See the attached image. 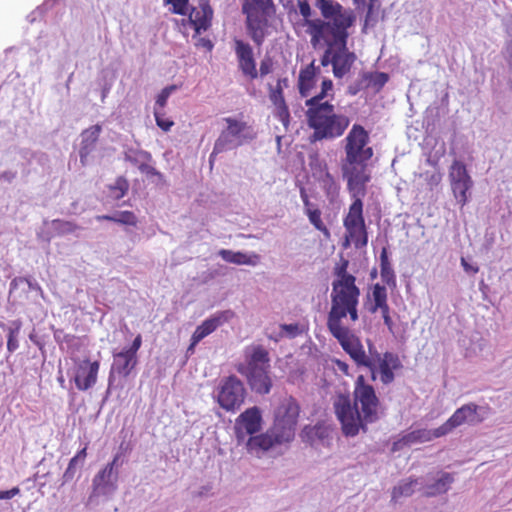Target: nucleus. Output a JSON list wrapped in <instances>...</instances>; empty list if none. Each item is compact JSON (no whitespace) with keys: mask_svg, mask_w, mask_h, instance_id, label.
Returning <instances> with one entry per match:
<instances>
[{"mask_svg":"<svg viewBox=\"0 0 512 512\" xmlns=\"http://www.w3.org/2000/svg\"><path fill=\"white\" fill-rule=\"evenodd\" d=\"M262 414L257 406L250 407L242 412L235 421V435L238 443L245 441L247 436H253L262 428Z\"/></svg>","mask_w":512,"mask_h":512,"instance_id":"nucleus-15","label":"nucleus"},{"mask_svg":"<svg viewBox=\"0 0 512 512\" xmlns=\"http://www.w3.org/2000/svg\"><path fill=\"white\" fill-rule=\"evenodd\" d=\"M449 180L457 203L460 207L465 206L469 199L468 192L473 186V181L463 162L453 161L449 169Z\"/></svg>","mask_w":512,"mask_h":512,"instance_id":"nucleus-13","label":"nucleus"},{"mask_svg":"<svg viewBox=\"0 0 512 512\" xmlns=\"http://www.w3.org/2000/svg\"><path fill=\"white\" fill-rule=\"evenodd\" d=\"M368 131L360 124H353L344 139L345 157L342 161L368 162L373 157V148Z\"/></svg>","mask_w":512,"mask_h":512,"instance_id":"nucleus-10","label":"nucleus"},{"mask_svg":"<svg viewBox=\"0 0 512 512\" xmlns=\"http://www.w3.org/2000/svg\"><path fill=\"white\" fill-rule=\"evenodd\" d=\"M117 475L111 471L110 466H105L93 479V487L98 491H105L108 487L114 488Z\"/></svg>","mask_w":512,"mask_h":512,"instance_id":"nucleus-31","label":"nucleus"},{"mask_svg":"<svg viewBox=\"0 0 512 512\" xmlns=\"http://www.w3.org/2000/svg\"><path fill=\"white\" fill-rule=\"evenodd\" d=\"M288 78L283 77L277 80L276 85H268V96L275 107L276 117L286 125L290 120V112L284 97V89L288 87Z\"/></svg>","mask_w":512,"mask_h":512,"instance_id":"nucleus-18","label":"nucleus"},{"mask_svg":"<svg viewBox=\"0 0 512 512\" xmlns=\"http://www.w3.org/2000/svg\"><path fill=\"white\" fill-rule=\"evenodd\" d=\"M345 318H349L353 323L358 321V307L349 308V310H330L327 317V328L355 364L358 367H363L369 356L366 354L360 338L344 325Z\"/></svg>","mask_w":512,"mask_h":512,"instance_id":"nucleus-6","label":"nucleus"},{"mask_svg":"<svg viewBox=\"0 0 512 512\" xmlns=\"http://www.w3.org/2000/svg\"><path fill=\"white\" fill-rule=\"evenodd\" d=\"M380 275L385 284L390 287L396 286V276L388 258L386 247H383L380 253Z\"/></svg>","mask_w":512,"mask_h":512,"instance_id":"nucleus-33","label":"nucleus"},{"mask_svg":"<svg viewBox=\"0 0 512 512\" xmlns=\"http://www.w3.org/2000/svg\"><path fill=\"white\" fill-rule=\"evenodd\" d=\"M318 182L320 187L324 191L326 197L332 202L338 196L340 192V185L336 181L335 177L329 172L327 166L325 165L322 174L318 178Z\"/></svg>","mask_w":512,"mask_h":512,"instance_id":"nucleus-29","label":"nucleus"},{"mask_svg":"<svg viewBox=\"0 0 512 512\" xmlns=\"http://www.w3.org/2000/svg\"><path fill=\"white\" fill-rule=\"evenodd\" d=\"M242 9L244 14H246L248 35L257 46H261L268 27L267 12L264 9H258L255 5H243Z\"/></svg>","mask_w":512,"mask_h":512,"instance_id":"nucleus-14","label":"nucleus"},{"mask_svg":"<svg viewBox=\"0 0 512 512\" xmlns=\"http://www.w3.org/2000/svg\"><path fill=\"white\" fill-rule=\"evenodd\" d=\"M52 225L59 235L71 234L79 229V226L73 221L54 219Z\"/></svg>","mask_w":512,"mask_h":512,"instance_id":"nucleus-40","label":"nucleus"},{"mask_svg":"<svg viewBox=\"0 0 512 512\" xmlns=\"http://www.w3.org/2000/svg\"><path fill=\"white\" fill-rule=\"evenodd\" d=\"M300 414V406L295 398H284L274 412V421L270 427L285 442H291L295 437L296 426Z\"/></svg>","mask_w":512,"mask_h":512,"instance_id":"nucleus-9","label":"nucleus"},{"mask_svg":"<svg viewBox=\"0 0 512 512\" xmlns=\"http://www.w3.org/2000/svg\"><path fill=\"white\" fill-rule=\"evenodd\" d=\"M227 123V128L224 130L225 133L232 136L233 138H239L244 135L245 131L248 129V126L245 122L238 121L234 118L228 117L225 118Z\"/></svg>","mask_w":512,"mask_h":512,"instance_id":"nucleus-38","label":"nucleus"},{"mask_svg":"<svg viewBox=\"0 0 512 512\" xmlns=\"http://www.w3.org/2000/svg\"><path fill=\"white\" fill-rule=\"evenodd\" d=\"M270 3L271 0H248L243 5H255L258 9H264V11H266Z\"/></svg>","mask_w":512,"mask_h":512,"instance_id":"nucleus-52","label":"nucleus"},{"mask_svg":"<svg viewBox=\"0 0 512 512\" xmlns=\"http://www.w3.org/2000/svg\"><path fill=\"white\" fill-rule=\"evenodd\" d=\"M364 204L361 199H352L348 213L343 218V226H359L365 223Z\"/></svg>","mask_w":512,"mask_h":512,"instance_id":"nucleus-30","label":"nucleus"},{"mask_svg":"<svg viewBox=\"0 0 512 512\" xmlns=\"http://www.w3.org/2000/svg\"><path fill=\"white\" fill-rule=\"evenodd\" d=\"M87 456V446H85L83 449H81L80 451L77 452V454L75 455V457L78 459V460H82L84 461L85 458Z\"/></svg>","mask_w":512,"mask_h":512,"instance_id":"nucleus-60","label":"nucleus"},{"mask_svg":"<svg viewBox=\"0 0 512 512\" xmlns=\"http://www.w3.org/2000/svg\"><path fill=\"white\" fill-rule=\"evenodd\" d=\"M114 362L112 369L120 376L128 377L138 363L137 356L123 350L113 354Z\"/></svg>","mask_w":512,"mask_h":512,"instance_id":"nucleus-26","label":"nucleus"},{"mask_svg":"<svg viewBox=\"0 0 512 512\" xmlns=\"http://www.w3.org/2000/svg\"><path fill=\"white\" fill-rule=\"evenodd\" d=\"M148 168H149V167H148L147 165H141V166H140V169H141V171H143V172L147 171V169H148Z\"/></svg>","mask_w":512,"mask_h":512,"instance_id":"nucleus-64","label":"nucleus"},{"mask_svg":"<svg viewBox=\"0 0 512 512\" xmlns=\"http://www.w3.org/2000/svg\"><path fill=\"white\" fill-rule=\"evenodd\" d=\"M141 345H142V336L140 334H138L134 338V340H133L132 344L130 345V347L125 349V350L130 352L131 354L137 356V352L140 349Z\"/></svg>","mask_w":512,"mask_h":512,"instance_id":"nucleus-51","label":"nucleus"},{"mask_svg":"<svg viewBox=\"0 0 512 512\" xmlns=\"http://www.w3.org/2000/svg\"><path fill=\"white\" fill-rule=\"evenodd\" d=\"M114 222L122 225L136 226L137 217L132 211H120L114 215Z\"/></svg>","mask_w":512,"mask_h":512,"instance_id":"nucleus-43","label":"nucleus"},{"mask_svg":"<svg viewBox=\"0 0 512 512\" xmlns=\"http://www.w3.org/2000/svg\"><path fill=\"white\" fill-rule=\"evenodd\" d=\"M372 348L373 345L369 344L370 356L363 367L369 369L372 381L379 379L383 385L393 383L396 377L395 373L403 367L399 356L389 351L384 353L373 352Z\"/></svg>","mask_w":512,"mask_h":512,"instance_id":"nucleus-8","label":"nucleus"},{"mask_svg":"<svg viewBox=\"0 0 512 512\" xmlns=\"http://www.w3.org/2000/svg\"><path fill=\"white\" fill-rule=\"evenodd\" d=\"M219 256L228 263L237 265H250L255 266L259 263L260 257L258 254L248 255L240 251H232L228 249H221L218 252Z\"/></svg>","mask_w":512,"mask_h":512,"instance_id":"nucleus-28","label":"nucleus"},{"mask_svg":"<svg viewBox=\"0 0 512 512\" xmlns=\"http://www.w3.org/2000/svg\"><path fill=\"white\" fill-rule=\"evenodd\" d=\"M213 10L207 0H201L198 6L193 7L189 14V21L196 33L206 31L211 26Z\"/></svg>","mask_w":512,"mask_h":512,"instance_id":"nucleus-23","label":"nucleus"},{"mask_svg":"<svg viewBox=\"0 0 512 512\" xmlns=\"http://www.w3.org/2000/svg\"><path fill=\"white\" fill-rule=\"evenodd\" d=\"M370 84L376 89V91H380L383 86L388 82V75L383 72H375L369 75Z\"/></svg>","mask_w":512,"mask_h":512,"instance_id":"nucleus-46","label":"nucleus"},{"mask_svg":"<svg viewBox=\"0 0 512 512\" xmlns=\"http://www.w3.org/2000/svg\"><path fill=\"white\" fill-rule=\"evenodd\" d=\"M315 7L319 10L321 18H311L312 9L308 0H298L297 6L300 15L303 17V26H306V33L310 36V43L317 48L318 40L331 31L335 24H340L354 11L345 8L336 0H315Z\"/></svg>","mask_w":512,"mask_h":512,"instance_id":"nucleus-3","label":"nucleus"},{"mask_svg":"<svg viewBox=\"0 0 512 512\" xmlns=\"http://www.w3.org/2000/svg\"><path fill=\"white\" fill-rule=\"evenodd\" d=\"M347 267L348 261L345 260L335 268L337 278L332 282L330 310H349L359 305L360 289L356 286V277L347 272Z\"/></svg>","mask_w":512,"mask_h":512,"instance_id":"nucleus-7","label":"nucleus"},{"mask_svg":"<svg viewBox=\"0 0 512 512\" xmlns=\"http://www.w3.org/2000/svg\"><path fill=\"white\" fill-rule=\"evenodd\" d=\"M196 345H197V344H194V343H193V336H192V337H191V343H190V345H189V347H188L187 351H188V352H193V351H194V348H195V346H196Z\"/></svg>","mask_w":512,"mask_h":512,"instance_id":"nucleus-63","label":"nucleus"},{"mask_svg":"<svg viewBox=\"0 0 512 512\" xmlns=\"http://www.w3.org/2000/svg\"><path fill=\"white\" fill-rule=\"evenodd\" d=\"M442 179V175L440 173H434L429 178V184L438 185Z\"/></svg>","mask_w":512,"mask_h":512,"instance_id":"nucleus-58","label":"nucleus"},{"mask_svg":"<svg viewBox=\"0 0 512 512\" xmlns=\"http://www.w3.org/2000/svg\"><path fill=\"white\" fill-rule=\"evenodd\" d=\"M442 436L444 435L438 432V428L433 430L417 429L405 434L398 441L394 442L392 450L396 451L403 446H409L415 443L429 442Z\"/></svg>","mask_w":512,"mask_h":512,"instance_id":"nucleus-24","label":"nucleus"},{"mask_svg":"<svg viewBox=\"0 0 512 512\" xmlns=\"http://www.w3.org/2000/svg\"><path fill=\"white\" fill-rule=\"evenodd\" d=\"M286 443L275 431L269 428L264 433L250 436L246 440L245 446L250 455L261 458L270 449Z\"/></svg>","mask_w":512,"mask_h":512,"instance_id":"nucleus-17","label":"nucleus"},{"mask_svg":"<svg viewBox=\"0 0 512 512\" xmlns=\"http://www.w3.org/2000/svg\"><path fill=\"white\" fill-rule=\"evenodd\" d=\"M319 72L320 69L315 66V60L300 69L297 88L301 97L307 99L312 97L311 95L313 90L316 88L317 75Z\"/></svg>","mask_w":512,"mask_h":512,"instance_id":"nucleus-22","label":"nucleus"},{"mask_svg":"<svg viewBox=\"0 0 512 512\" xmlns=\"http://www.w3.org/2000/svg\"><path fill=\"white\" fill-rule=\"evenodd\" d=\"M380 312L382 314V318H383L384 324L387 326L389 331L392 332L394 324H393V320H392V318L390 316V308H388L386 310H382Z\"/></svg>","mask_w":512,"mask_h":512,"instance_id":"nucleus-53","label":"nucleus"},{"mask_svg":"<svg viewBox=\"0 0 512 512\" xmlns=\"http://www.w3.org/2000/svg\"><path fill=\"white\" fill-rule=\"evenodd\" d=\"M333 366L336 370L340 371L343 375L349 376L350 375V367L349 365L340 360V359H333L332 360Z\"/></svg>","mask_w":512,"mask_h":512,"instance_id":"nucleus-50","label":"nucleus"},{"mask_svg":"<svg viewBox=\"0 0 512 512\" xmlns=\"http://www.w3.org/2000/svg\"><path fill=\"white\" fill-rule=\"evenodd\" d=\"M154 116L157 126L165 132L169 131L174 125V122L166 116L165 112L159 109H155Z\"/></svg>","mask_w":512,"mask_h":512,"instance_id":"nucleus-44","label":"nucleus"},{"mask_svg":"<svg viewBox=\"0 0 512 512\" xmlns=\"http://www.w3.org/2000/svg\"><path fill=\"white\" fill-rule=\"evenodd\" d=\"M14 327L8 329V337H7V349L9 352H14L18 348V340L17 334L21 328V322L15 321L13 322Z\"/></svg>","mask_w":512,"mask_h":512,"instance_id":"nucleus-42","label":"nucleus"},{"mask_svg":"<svg viewBox=\"0 0 512 512\" xmlns=\"http://www.w3.org/2000/svg\"><path fill=\"white\" fill-rule=\"evenodd\" d=\"M333 89L334 84L331 79L325 78L321 82V89L320 91L315 94L314 96L306 99L305 105H314V104H321L325 103V99L328 97L333 98Z\"/></svg>","mask_w":512,"mask_h":512,"instance_id":"nucleus-37","label":"nucleus"},{"mask_svg":"<svg viewBox=\"0 0 512 512\" xmlns=\"http://www.w3.org/2000/svg\"><path fill=\"white\" fill-rule=\"evenodd\" d=\"M281 330L285 332L290 337H296L301 333L300 327L298 324H283L281 325Z\"/></svg>","mask_w":512,"mask_h":512,"instance_id":"nucleus-48","label":"nucleus"},{"mask_svg":"<svg viewBox=\"0 0 512 512\" xmlns=\"http://www.w3.org/2000/svg\"><path fill=\"white\" fill-rule=\"evenodd\" d=\"M454 477L451 473L443 472L435 483L428 485L425 490L426 496H436L446 493L453 483Z\"/></svg>","mask_w":512,"mask_h":512,"instance_id":"nucleus-34","label":"nucleus"},{"mask_svg":"<svg viewBox=\"0 0 512 512\" xmlns=\"http://www.w3.org/2000/svg\"><path fill=\"white\" fill-rule=\"evenodd\" d=\"M235 317V313L232 310L219 311L213 314L211 317L206 319L199 325L193 335V343L198 344L206 336L213 333L218 327L224 323L229 322Z\"/></svg>","mask_w":512,"mask_h":512,"instance_id":"nucleus-21","label":"nucleus"},{"mask_svg":"<svg viewBox=\"0 0 512 512\" xmlns=\"http://www.w3.org/2000/svg\"><path fill=\"white\" fill-rule=\"evenodd\" d=\"M119 458H120V455L116 454L114 456L113 460L110 463H108L106 466H110L111 467V471H113L114 467L118 464Z\"/></svg>","mask_w":512,"mask_h":512,"instance_id":"nucleus-62","label":"nucleus"},{"mask_svg":"<svg viewBox=\"0 0 512 512\" xmlns=\"http://www.w3.org/2000/svg\"><path fill=\"white\" fill-rule=\"evenodd\" d=\"M356 22V14H352L340 24H335L334 28L321 37L317 42V47H325L320 62L323 67L332 66L333 75L336 78H342L350 72L357 56L348 49L349 29Z\"/></svg>","mask_w":512,"mask_h":512,"instance_id":"nucleus-2","label":"nucleus"},{"mask_svg":"<svg viewBox=\"0 0 512 512\" xmlns=\"http://www.w3.org/2000/svg\"><path fill=\"white\" fill-rule=\"evenodd\" d=\"M77 462H78V459L74 456L73 458L70 459L69 461V464H68V467L64 473V476L65 477H72L73 474H74V470L76 468V465H77Z\"/></svg>","mask_w":512,"mask_h":512,"instance_id":"nucleus-55","label":"nucleus"},{"mask_svg":"<svg viewBox=\"0 0 512 512\" xmlns=\"http://www.w3.org/2000/svg\"><path fill=\"white\" fill-rule=\"evenodd\" d=\"M114 215H98L96 216L97 221H110L114 222Z\"/></svg>","mask_w":512,"mask_h":512,"instance_id":"nucleus-61","label":"nucleus"},{"mask_svg":"<svg viewBox=\"0 0 512 512\" xmlns=\"http://www.w3.org/2000/svg\"><path fill=\"white\" fill-rule=\"evenodd\" d=\"M244 362L236 365V370L247 381L256 394H269L273 381L268 350L262 345H251L244 350Z\"/></svg>","mask_w":512,"mask_h":512,"instance_id":"nucleus-5","label":"nucleus"},{"mask_svg":"<svg viewBox=\"0 0 512 512\" xmlns=\"http://www.w3.org/2000/svg\"><path fill=\"white\" fill-rule=\"evenodd\" d=\"M189 0H175L172 12L178 15H186L188 11Z\"/></svg>","mask_w":512,"mask_h":512,"instance_id":"nucleus-47","label":"nucleus"},{"mask_svg":"<svg viewBox=\"0 0 512 512\" xmlns=\"http://www.w3.org/2000/svg\"><path fill=\"white\" fill-rule=\"evenodd\" d=\"M300 196L304 205V210L314 205L313 203L310 202L308 194L306 193V190L304 188H301Z\"/></svg>","mask_w":512,"mask_h":512,"instance_id":"nucleus-57","label":"nucleus"},{"mask_svg":"<svg viewBox=\"0 0 512 512\" xmlns=\"http://www.w3.org/2000/svg\"><path fill=\"white\" fill-rule=\"evenodd\" d=\"M75 368L73 381L80 391H86L92 388L97 382V376L100 368L99 361H90L89 359L74 360Z\"/></svg>","mask_w":512,"mask_h":512,"instance_id":"nucleus-16","label":"nucleus"},{"mask_svg":"<svg viewBox=\"0 0 512 512\" xmlns=\"http://www.w3.org/2000/svg\"><path fill=\"white\" fill-rule=\"evenodd\" d=\"M304 211L309 219V222L314 226V228L320 231L325 236V238L329 239L331 236L330 230L322 221L321 210L315 205H312L309 208L305 209Z\"/></svg>","mask_w":512,"mask_h":512,"instance_id":"nucleus-36","label":"nucleus"},{"mask_svg":"<svg viewBox=\"0 0 512 512\" xmlns=\"http://www.w3.org/2000/svg\"><path fill=\"white\" fill-rule=\"evenodd\" d=\"M478 406L474 403H468L458 408L453 415L441 426L438 432L444 436L450 433L454 428L466 423L481 422V418H477Z\"/></svg>","mask_w":512,"mask_h":512,"instance_id":"nucleus-19","label":"nucleus"},{"mask_svg":"<svg viewBox=\"0 0 512 512\" xmlns=\"http://www.w3.org/2000/svg\"><path fill=\"white\" fill-rule=\"evenodd\" d=\"M273 69V61L271 58H264L260 63V75L265 76L272 72Z\"/></svg>","mask_w":512,"mask_h":512,"instance_id":"nucleus-49","label":"nucleus"},{"mask_svg":"<svg viewBox=\"0 0 512 512\" xmlns=\"http://www.w3.org/2000/svg\"><path fill=\"white\" fill-rule=\"evenodd\" d=\"M246 394L243 382L235 375L221 379L216 388L217 403L227 412L238 410L243 405Z\"/></svg>","mask_w":512,"mask_h":512,"instance_id":"nucleus-11","label":"nucleus"},{"mask_svg":"<svg viewBox=\"0 0 512 512\" xmlns=\"http://www.w3.org/2000/svg\"><path fill=\"white\" fill-rule=\"evenodd\" d=\"M240 144H241V142L235 144L233 141V137L228 135L224 131H222L220 136L218 137V139L215 141L213 151L210 154V157H209L210 164L213 165L217 154L222 153L227 150H230Z\"/></svg>","mask_w":512,"mask_h":512,"instance_id":"nucleus-35","label":"nucleus"},{"mask_svg":"<svg viewBox=\"0 0 512 512\" xmlns=\"http://www.w3.org/2000/svg\"><path fill=\"white\" fill-rule=\"evenodd\" d=\"M333 410L346 437H355L360 431L366 432L368 424L379 420L382 405L375 388L364 375H358L354 382L352 397L339 393L333 399Z\"/></svg>","mask_w":512,"mask_h":512,"instance_id":"nucleus-1","label":"nucleus"},{"mask_svg":"<svg viewBox=\"0 0 512 512\" xmlns=\"http://www.w3.org/2000/svg\"><path fill=\"white\" fill-rule=\"evenodd\" d=\"M341 172L347 182V190L352 199H361L367 194V184L371 175L367 162L341 161Z\"/></svg>","mask_w":512,"mask_h":512,"instance_id":"nucleus-12","label":"nucleus"},{"mask_svg":"<svg viewBox=\"0 0 512 512\" xmlns=\"http://www.w3.org/2000/svg\"><path fill=\"white\" fill-rule=\"evenodd\" d=\"M176 89H177L176 85H169V86L165 87L164 89H162V91L159 93V95L157 96V99H156V106H157L156 109L162 110L166 106L169 96Z\"/></svg>","mask_w":512,"mask_h":512,"instance_id":"nucleus-45","label":"nucleus"},{"mask_svg":"<svg viewBox=\"0 0 512 512\" xmlns=\"http://www.w3.org/2000/svg\"><path fill=\"white\" fill-rule=\"evenodd\" d=\"M305 117L308 127L312 130L311 142L334 140L341 137L350 125V118L336 111L329 102L305 105Z\"/></svg>","mask_w":512,"mask_h":512,"instance_id":"nucleus-4","label":"nucleus"},{"mask_svg":"<svg viewBox=\"0 0 512 512\" xmlns=\"http://www.w3.org/2000/svg\"><path fill=\"white\" fill-rule=\"evenodd\" d=\"M101 133L100 125H93L88 129L82 132V143L79 151L80 161L83 165L86 164V159L90 152L92 151L94 145L98 141L99 135Z\"/></svg>","mask_w":512,"mask_h":512,"instance_id":"nucleus-27","label":"nucleus"},{"mask_svg":"<svg viewBox=\"0 0 512 512\" xmlns=\"http://www.w3.org/2000/svg\"><path fill=\"white\" fill-rule=\"evenodd\" d=\"M112 196L115 200L123 198L128 190L129 183L124 177H118L113 185L110 186Z\"/></svg>","mask_w":512,"mask_h":512,"instance_id":"nucleus-41","label":"nucleus"},{"mask_svg":"<svg viewBox=\"0 0 512 512\" xmlns=\"http://www.w3.org/2000/svg\"><path fill=\"white\" fill-rule=\"evenodd\" d=\"M19 493L20 489L18 487H13L12 489L6 491H0V499H12Z\"/></svg>","mask_w":512,"mask_h":512,"instance_id":"nucleus-54","label":"nucleus"},{"mask_svg":"<svg viewBox=\"0 0 512 512\" xmlns=\"http://www.w3.org/2000/svg\"><path fill=\"white\" fill-rule=\"evenodd\" d=\"M417 484V480L403 481L398 486L394 487L392 491V499L397 500L402 496H410L414 492V487Z\"/></svg>","mask_w":512,"mask_h":512,"instance_id":"nucleus-39","label":"nucleus"},{"mask_svg":"<svg viewBox=\"0 0 512 512\" xmlns=\"http://www.w3.org/2000/svg\"><path fill=\"white\" fill-rule=\"evenodd\" d=\"M234 50L239 69L242 73L251 80L256 79L258 77V71L256 69L252 47L240 39H234Z\"/></svg>","mask_w":512,"mask_h":512,"instance_id":"nucleus-20","label":"nucleus"},{"mask_svg":"<svg viewBox=\"0 0 512 512\" xmlns=\"http://www.w3.org/2000/svg\"><path fill=\"white\" fill-rule=\"evenodd\" d=\"M372 304L370 307V312L375 313L378 310H386L389 307L388 305V295H387V289L385 286L380 285L379 283H376L372 287Z\"/></svg>","mask_w":512,"mask_h":512,"instance_id":"nucleus-32","label":"nucleus"},{"mask_svg":"<svg viewBox=\"0 0 512 512\" xmlns=\"http://www.w3.org/2000/svg\"><path fill=\"white\" fill-rule=\"evenodd\" d=\"M461 265L463 267V269L467 272V273H473V274H476L478 273L479 271V267L478 266H472L470 265L466 260L465 258H461Z\"/></svg>","mask_w":512,"mask_h":512,"instance_id":"nucleus-56","label":"nucleus"},{"mask_svg":"<svg viewBox=\"0 0 512 512\" xmlns=\"http://www.w3.org/2000/svg\"><path fill=\"white\" fill-rule=\"evenodd\" d=\"M199 42L203 47L207 48L209 51L212 50L213 44L209 39L201 38Z\"/></svg>","mask_w":512,"mask_h":512,"instance_id":"nucleus-59","label":"nucleus"},{"mask_svg":"<svg viewBox=\"0 0 512 512\" xmlns=\"http://www.w3.org/2000/svg\"><path fill=\"white\" fill-rule=\"evenodd\" d=\"M344 228V248H348L353 245L356 249H363L367 246L368 230L366 224H361L359 226H347Z\"/></svg>","mask_w":512,"mask_h":512,"instance_id":"nucleus-25","label":"nucleus"}]
</instances>
